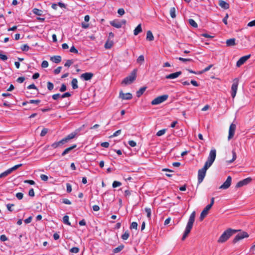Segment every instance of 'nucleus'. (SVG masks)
Listing matches in <instances>:
<instances>
[{"mask_svg": "<svg viewBox=\"0 0 255 255\" xmlns=\"http://www.w3.org/2000/svg\"><path fill=\"white\" fill-rule=\"evenodd\" d=\"M195 211H193L190 215L183 236L182 238V241H184L190 233L195 221Z\"/></svg>", "mask_w": 255, "mask_h": 255, "instance_id": "1", "label": "nucleus"}, {"mask_svg": "<svg viewBox=\"0 0 255 255\" xmlns=\"http://www.w3.org/2000/svg\"><path fill=\"white\" fill-rule=\"evenodd\" d=\"M237 232V230H233L231 228L228 229L220 236L218 240V243H223L226 242L233 234Z\"/></svg>", "mask_w": 255, "mask_h": 255, "instance_id": "2", "label": "nucleus"}, {"mask_svg": "<svg viewBox=\"0 0 255 255\" xmlns=\"http://www.w3.org/2000/svg\"><path fill=\"white\" fill-rule=\"evenodd\" d=\"M136 69H134L129 76L123 80L122 84L128 85L132 83L136 79Z\"/></svg>", "mask_w": 255, "mask_h": 255, "instance_id": "3", "label": "nucleus"}, {"mask_svg": "<svg viewBox=\"0 0 255 255\" xmlns=\"http://www.w3.org/2000/svg\"><path fill=\"white\" fill-rule=\"evenodd\" d=\"M210 167L207 164L204 165V167L198 170V184H200L203 180L206 175V173L207 170Z\"/></svg>", "mask_w": 255, "mask_h": 255, "instance_id": "4", "label": "nucleus"}, {"mask_svg": "<svg viewBox=\"0 0 255 255\" xmlns=\"http://www.w3.org/2000/svg\"><path fill=\"white\" fill-rule=\"evenodd\" d=\"M216 156V150L215 149H212L211 150L209 155L208 158L207 160L205 162V164H207V165L209 166L210 167L212 165L213 163L215 160Z\"/></svg>", "mask_w": 255, "mask_h": 255, "instance_id": "5", "label": "nucleus"}, {"mask_svg": "<svg viewBox=\"0 0 255 255\" xmlns=\"http://www.w3.org/2000/svg\"><path fill=\"white\" fill-rule=\"evenodd\" d=\"M168 98V95H163L160 96H158L153 99L151 102V104L152 105H157L158 104H160L164 101H165Z\"/></svg>", "mask_w": 255, "mask_h": 255, "instance_id": "6", "label": "nucleus"}, {"mask_svg": "<svg viewBox=\"0 0 255 255\" xmlns=\"http://www.w3.org/2000/svg\"><path fill=\"white\" fill-rule=\"evenodd\" d=\"M249 237L248 234L246 232H243L237 234L234 240H233V243L236 244L240 240Z\"/></svg>", "mask_w": 255, "mask_h": 255, "instance_id": "7", "label": "nucleus"}, {"mask_svg": "<svg viewBox=\"0 0 255 255\" xmlns=\"http://www.w3.org/2000/svg\"><path fill=\"white\" fill-rule=\"evenodd\" d=\"M239 84V80L237 79H235L234 80V82L232 85V92H231V95L233 98H234L236 96L237 89H238V86Z\"/></svg>", "mask_w": 255, "mask_h": 255, "instance_id": "8", "label": "nucleus"}, {"mask_svg": "<svg viewBox=\"0 0 255 255\" xmlns=\"http://www.w3.org/2000/svg\"><path fill=\"white\" fill-rule=\"evenodd\" d=\"M232 183V177L230 176H229L226 181L219 187V189H227L229 188Z\"/></svg>", "mask_w": 255, "mask_h": 255, "instance_id": "9", "label": "nucleus"}, {"mask_svg": "<svg viewBox=\"0 0 255 255\" xmlns=\"http://www.w3.org/2000/svg\"><path fill=\"white\" fill-rule=\"evenodd\" d=\"M251 181L252 178L250 177L244 179V180L238 182V183L236 185V188H238L243 187V186L246 185L250 183L251 182Z\"/></svg>", "mask_w": 255, "mask_h": 255, "instance_id": "10", "label": "nucleus"}, {"mask_svg": "<svg viewBox=\"0 0 255 255\" xmlns=\"http://www.w3.org/2000/svg\"><path fill=\"white\" fill-rule=\"evenodd\" d=\"M236 128V126L235 124L232 123L229 128L228 139H232L234 134Z\"/></svg>", "mask_w": 255, "mask_h": 255, "instance_id": "11", "label": "nucleus"}, {"mask_svg": "<svg viewBox=\"0 0 255 255\" xmlns=\"http://www.w3.org/2000/svg\"><path fill=\"white\" fill-rule=\"evenodd\" d=\"M250 57H251V54L242 57L237 61V62L236 63V66L238 67H240L242 65L244 64L246 62V61L250 58Z\"/></svg>", "mask_w": 255, "mask_h": 255, "instance_id": "12", "label": "nucleus"}, {"mask_svg": "<svg viewBox=\"0 0 255 255\" xmlns=\"http://www.w3.org/2000/svg\"><path fill=\"white\" fill-rule=\"evenodd\" d=\"M211 208H210V206H208V205H207L206 207L204 209V210L202 211L200 214V217L199 218L201 221H202L206 217V216L208 214L209 210H210Z\"/></svg>", "mask_w": 255, "mask_h": 255, "instance_id": "13", "label": "nucleus"}, {"mask_svg": "<svg viewBox=\"0 0 255 255\" xmlns=\"http://www.w3.org/2000/svg\"><path fill=\"white\" fill-rule=\"evenodd\" d=\"M119 97L123 100H130L132 99V96L130 93L125 94L122 91H121L119 94Z\"/></svg>", "mask_w": 255, "mask_h": 255, "instance_id": "14", "label": "nucleus"}, {"mask_svg": "<svg viewBox=\"0 0 255 255\" xmlns=\"http://www.w3.org/2000/svg\"><path fill=\"white\" fill-rule=\"evenodd\" d=\"M94 74L91 72H86L81 74L80 76L81 78L84 79L85 81H88L92 79L93 77Z\"/></svg>", "mask_w": 255, "mask_h": 255, "instance_id": "15", "label": "nucleus"}, {"mask_svg": "<svg viewBox=\"0 0 255 255\" xmlns=\"http://www.w3.org/2000/svg\"><path fill=\"white\" fill-rule=\"evenodd\" d=\"M182 74L181 71H178L175 73H171L166 76L165 78L168 79H175Z\"/></svg>", "mask_w": 255, "mask_h": 255, "instance_id": "16", "label": "nucleus"}, {"mask_svg": "<svg viewBox=\"0 0 255 255\" xmlns=\"http://www.w3.org/2000/svg\"><path fill=\"white\" fill-rule=\"evenodd\" d=\"M110 24L117 28L122 27V23L119 21L118 20H114L110 21Z\"/></svg>", "mask_w": 255, "mask_h": 255, "instance_id": "17", "label": "nucleus"}, {"mask_svg": "<svg viewBox=\"0 0 255 255\" xmlns=\"http://www.w3.org/2000/svg\"><path fill=\"white\" fill-rule=\"evenodd\" d=\"M219 5L225 9H227L229 8V4L223 0H219Z\"/></svg>", "mask_w": 255, "mask_h": 255, "instance_id": "18", "label": "nucleus"}, {"mask_svg": "<svg viewBox=\"0 0 255 255\" xmlns=\"http://www.w3.org/2000/svg\"><path fill=\"white\" fill-rule=\"evenodd\" d=\"M65 143H66V142L63 138L62 139H61V140H60L58 142H54L53 143H52L51 144V146L54 148H56L58 147V146H60Z\"/></svg>", "mask_w": 255, "mask_h": 255, "instance_id": "19", "label": "nucleus"}, {"mask_svg": "<svg viewBox=\"0 0 255 255\" xmlns=\"http://www.w3.org/2000/svg\"><path fill=\"white\" fill-rule=\"evenodd\" d=\"M77 146L76 144H74L72 146L69 147H68L67 148H66L64 151L62 153L61 155L62 156H64L66 154L68 153L70 151H71L72 149H73L74 148H75Z\"/></svg>", "mask_w": 255, "mask_h": 255, "instance_id": "20", "label": "nucleus"}, {"mask_svg": "<svg viewBox=\"0 0 255 255\" xmlns=\"http://www.w3.org/2000/svg\"><path fill=\"white\" fill-rule=\"evenodd\" d=\"M76 133L75 132L71 133L64 138L63 139L65 140V142L67 143L70 139L74 138L76 136Z\"/></svg>", "mask_w": 255, "mask_h": 255, "instance_id": "21", "label": "nucleus"}, {"mask_svg": "<svg viewBox=\"0 0 255 255\" xmlns=\"http://www.w3.org/2000/svg\"><path fill=\"white\" fill-rule=\"evenodd\" d=\"M51 60L55 63H59L61 61L60 56H54L51 57Z\"/></svg>", "mask_w": 255, "mask_h": 255, "instance_id": "22", "label": "nucleus"}, {"mask_svg": "<svg viewBox=\"0 0 255 255\" xmlns=\"http://www.w3.org/2000/svg\"><path fill=\"white\" fill-rule=\"evenodd\" d=\"M146 89V87H143L139 89L138 91L136 92V96L139 98L145 92Z\"/></svg>", "mask_w": 255, "mask_h": 255, "instance_id": "23", "label": "nucleus"}, {"mask_svg": "<svg viewBox=\"0 0 255 255\" xmlns=\"http://www.w3.org/2000/svg\"><path fill=\"white\" fill-rule=\"evenodd\" d=\"M226 44L227 46H231L236 45L235 43V38H231L228 39L226 41Z\"/></svg>", "mask_w": 255, "mask_h": 255, "instance_id": "24", "label": "nucleus"}, {"mask_svg": "<svg viewBox=\"0 0 255 255\" xmlns=\"http://www.w3.org/2000/svg\"><path fill=\"white\" fill-rule=\"evenodd\" d=\"M142 31L141 25L139 24L134 30V34L135 35H138Z\"/></svg>", "mask_w": 255, "mask_h": 255, "instance_id": "25", "label": "nucleus"}, {"mask_svg": "<svg viewBox=\"0 0 255 255\" xmlns=\"http://www.w3.org/2000/svg\"><path fill=\"white\" fill-rule=\"evenodd\" d=\"M146 39L148 41H151L154 40V36L151 31L148 30L146 33Z\"/></svg>", "mask_w": 255, "mask_h": 255, "instance_id": "26", "label": "nucleus"}, {"mask_svg": "<svg viewBox=\"0 0 255 255\" xmlns=\"http://www.w3.org/2000/svg\"><path fill=\"white\" fill-rule=\"evenodd\" d=\"M114 42L112 40L108 39L105 44V47L106 49H110L113 45Z\"/></svg>", "mask_w": 255, "mask_h": 255, "instance_id": "27", "label": "nucleus"}, {"mask_svg": "<svg viewBox=\"0 0 255 255\" xmlns=\"http://www.w3.org/2000/svg\"><path fill=\"white\" fill-rule=\"evenodd\" d=\"M71 85L72 86V88L74 90L78 88V81H77V79L74 78L72 79V80L71 81Z\"/></svg>", "mask_w": 255, "mask_h": 255, "instance_id": "28", "label": "nucleus"}, {"mask_svg": "<svg viewBox=\"0 0 255 255\" xmlns=\"http://www.w3.org/2000/svg\"><path fill=\"white\" fill-rule=\"evenodd\" d=\"M16 170V165L12 167L11 168H10L6 170H5L4 173L5 175V176H7L9 174H10L12 171Z\"/></svg>", "mask_w": 255, "mask_h": 255, "instance_id": "29", "label": "nucleus"}, {"mask_svg": "<svg viewBox=\"0 0 255 255\" xmlns=\"http://www.w3.org/2000/svg\"><path fill=\"white\" fill-rule=\"evenodd\" d=\"M124 245H121L117 248H116L115 249H114L113 253L115 254H117L120 252L124 248Z\"/></svg>", "mask_w": 255, "mask_h": 255, "instance_id": "30", "label": "nucleus"}, {"mask_svg": "<svg viewBox=\"0 0 255 255\" xmlns=\"http://www.w3.org/2000/svg\"><path fill=\"white\" fill-rule=\"evenodd\" d=\"M170 14L172 18L176 17V9L175 7H171L170 9Z\"/></svg>", "mask_w": 255, "mask_h": 255, "instance_id": "31", "label": "nucleus"}, {"mask_svg": "<svg viewBox=\"0 0 255 255\" xmlns=\"http://www.w3.org/2000/svg\"><path fill=\"white\" fill-rule=\"evenodd\" d=\"M189 23L193 27L196 28L198 27L197 23L193 19H189L188 20Z\"/></svg>", "mask_w": 255, "mask_h": 255, "instance_id": "32", "label": "nucleus"}, {"mask_svg": "<svg viewBox=\"0 0 255 255\" xmlns=\"http://www.w3.org/2000/svg\"><path fill=\"white\" fill-rule=\"evenodd\" d=\"M63 222L64 224L68 225L69 226L71 225V223L69 221V217L67 215H65L63 218Z\"/></svg>", "mask_w": 255, "mask_h": 255, "instance_id": "33", "label": "nucleus"}, {"mask_svg": "<svg viewBox=\"0 0 255 255\" xmlns=\"http://www.w3.org/2000/svg\"><path fill=\"white\" fill-rule=\"evenodd\" d=\"M213 65L212 64L209 65L208 67L205 68L204 70L198 72V74H202L203 73L209 71L213 67Z\"/></svg>", "mask_w": 255, "mask_h": 255, "instance_id": "34", "label": "nucleus"}, {"mask_svg": "<svg viewBox=\"0 0 255 255\" xmlns=\"http://www.w3.org/2000/svg\"><path fill=\"white\" fill-rule=\"evenodd\" d=\"M145 211L147 214V217L150 219L151 218V210L150 208H145Z\"/></svg>", "mask_w": 255, "mask_h": 255, "instance_id": "35", "label": "nucleus"}, {"mask_svg": "<svg viewBox=\"0 0 255 255\" xmlns=\"http://www.w3.org/2000/svg\"><path fill=\"white\" fill-rule=\"evenodd\" d=\"M144 61V58L143 55H140L137 59V62L141 64Z\"/></svg>", "mask_w": 255, "mask_h": 255, "instance_id": "36", "label": "nucleus"}, {"mask_svg": "<svg viewBox=\"0 0 255 255\" xmlns=\"http://www.w3.org/2000/svg\"><path fill=\"white\" fill-rule=\"evenodd\" d=\"M129 237V234L128 233V232L127 231L126 232H125V233L122 235V239L124 240H127Z\"/></svg>", "mask_w": 255, "mask_h": 255, "instance_id": "37", "label": "nucleus"}, {"mask_svg": "<svg viewBox=\"0 0 255 255\" xmlns=\"http://www.w3.org/2000/svg\"><path fill=\"white\" fill-rule=\"evenodd\" d=\"M42 10L36 8H35L33 9V12L37 15H42Z\"/></svg>", "mask_w": 255, "mask_h": 255, "instance_id": "38", "label": "nucleus"}, {"mask_svg": "<svg viewBox=\"0 0 255 255\" xmlns=\"http://www.w3.org/2000/svg\"><path fill=\"white\" fill-rule=\"evenodd\" d=\"M129 228H130V230H132V229L137 230V223L136 222H133L131 224Z\"/></svg>", "mask_w": 255, "mask_h": 255, "instance_id": "39", "label": "nucleus"}, {"mask_svg": "<svg viewBox=\"0 0 255 255\" xmlns=\"http://www.w3.org/2000/svg\"><path fill=\"white\" fill-rule=\"evenodd\" d=\"M180 61L185 62H193V60L190 58H183L182 57H179L178 58Z\"/></svg>", "mask_w": 255, "mask_h": 255, "instance_id": "40", "label": "nucleus"}, {"mask_svg": "<svg viewBox=\"0 0 255 255\" xmlns=\"http://www.w3.org/2000/svg\"><path fill=\"white\" fill-rule=\"evenodd\" d=\"M47 89L49 90V91H51L54 88V85L52 83L50 82H48L47 83Z\"/></svg>", "mask_w": 255, "mask_h": 255, "instance_id": "41", "label": "nucleus"}, {"mask_svg": "<svg viewBox=\"0 0 255 255\" xmlns=\"http://www.w3.org/2000/svg\"><path fill=\"white\" fill-rule=\"evenodd\" d=\"M70 252L72 253H78L79 252V249L78 247H73L70 250Z\"/></svg>", "mask_w": 255, "mask_h": 255, "instance_id": "42", "label": "nucleus"}, {"mask_svg": "<svg viewBox=\"0 0 255 255\" xmlns=\"http://www.w3.org/2000/svg\"><path fill=\"white\" fill-rule=\"evenodd\" d=\"M232 154H233V158L231 160H230L228 161L229 163L233 162V161H234L236 160V159L237 158L236 153L235 150L232 151Z\"/></svg>", "mask_w": 255, "mask_h": 255, "instance_id": "43", "label": "nucleus"}, {"mask_svg": "<svg viewBox=\"0 0 255 255\" xmlns=\"http://www.w3.org/2000/svg\"><path fill=\"white\" fill-rule=\"evenodd\" d=\"M166 130V129H163L159 130L156 133V135L158 136H160L162 135L163 134H164L165 133Z\"/></svg>", "mask_w": 255, "mask_h": 255, "instance_id": "44", "label": "nucleus"}, {"mask_svg": "<svg viewBox=\"0 0 255 255\" xmlns=\"http://www.w3.org/2000/svg\"><path fill=\"white\" fill-rule=\"evenodd\" d=\"M73 63V61L72 60H67L66 63L64 64L65 67H70Z\"/></svg>", "mask_w": 255, "mask_h": 255, "instance_id": "45", "label": "nucleus"}, {"mask_svg": "<svg viewBox=\"0 0 255 255\" xmlns=\"http://www.w3.org/2000/svg\"><path fill=\"white\" fill-rule=\"evenodd\" d=\"M122 185V183L119 181H115L113 183V187L114 188H116L117 187H119Z\"/></svg>", "mask_w": 255, "mask_h": 255, "instance_id": "46", "label": "nucleus"}, {"mask_svg": "<svg viewBox=\"0 0 255 255\" xmlns=\"http://www.w3.org/2000/svg\"><path fill=\"white\" fill-rule=\"evenodd\" d=\"M27 89H33L36 90V93H38V88L35 86V85L34 84H32L29 85L27 87Z\"/></svg>", "mask_w": 255, "mask_h": 255, "instance_id": "47", "label": "nucleus"}, {"mask_svg": "<svg viewBox=\"0 0 255 255\" xmlns=\"http://www.w3.org/2000/svg\"><path fill=\"white\" fill-rule=\"evenodd\" d=\"M29 49V46L27 44H24L21 47V49L23 51H27Z\"/></svg>", "mask_w": 255, "mask_h": 255, "instance_id": "48", "label": "nucleus"}, {"mask_svg": "<svg viewBox=\"0 0 255 255\" xmlns=\"http://www.w3.org/2000/svg\"><path fill=\"white\" fill-rule=\"evenodd\" d=\"M48 132V129L47 128H44L41 132V133H40V136H44L46 135V134Z\"/></svg>", "mask_w": 255, "mask_h": 255, "instance_id": "49", "label": "nucleus"}, {"mask_svg": "<svg viewBox=\"0 0 255 255\" xmlns=\"http://www.w3.org/2000/svg\"><path fill=\"white\" fill-rule=\"evenodd\" d=\"M2 96L3 97H7L9 98L13 99L14 98V96L12 95L11 94L6 93H2Z\"/></svg>", "mask_w": 255, "mask_h": 255, "instance_id": "50", "label": "nucleus"}, {"mask_svg": "<svg viewBox=\"0 0 255 255\" xmlns=\"http://www.w3.org/2000/svg\"><path fill=\"white\" fill-rule=\"evenodd\" d=\"M66 86L65 84H62L61 85V86L59 89V91L61 92H64L66 90Z\"/></svg>", "mask_w": 255, "mask_h": 255, "instance_id": "51", "label": "nucleus"}, {"mask_svg": "<svg viewBox=\"0 0 255 255\" xmlns=\"http://www.w3.org/2000/svg\"><path fill=\"white\" fill-rule=\"evenodd\" d=\"M70 51L71 52H72V53H76L77 54L78 53V51L77 50V49L74 47V46H72L70 49Z\"/></svg>", "mask_w": 255, "mask_h": 255, "instance_id": "52", "label": "nucleus"}, {"mask_svg": "<svg viewBox=\"0 0 255 255\" xmlns=\"http://www.w3.org/2000/svg\"><path fill=\"white\" fill-rule=\"evenodd\" d=\"M40 102L39 100H31L28 103L30 104H38Z\"/></svg>", "mask_w": 255, "mask_h": 255, "instance_id": "53", "label": "nucleus"}, {"mask_svg": "<svg viewBox=\"0 0 255 255\" xmlns=\"http://www.w3.org/2000/svg\"><path fill=\"white\" fill-rule=\"evenodd\" d=\"M40 178L42 180L44 181H46L48 180V177L47 175L44 174H41L40 175Z\"/></svg>", "mask_w": 255, "mask_h": 255, "instance_id": "54", "label": "nucleus"}, {"mask_svg": "<svg viewBox=\"0 0 255 255\" xmlns=\"http://www.w3.org/2000/svg\"><path fill=\"white\" fill-rule=\"evenodd\" d=\"M28 195L30 197H34L35 195L34 191L33 188H31L29 190L28 192Z\"/></svg>", "mask_w": 255, "mask_h": 255, "instance_id": "55", "label": "nucleus"}, {"mask_svg": "<svg viewBox=\"0 0 255 255\" xmlns=\"http://www.w3.org/2000/svg\"><path fill=\"white\" fill-rule=\"evenodd\" d=\"M0 59L4 61L7 59V57L6 55L0 53Z\"/></svg>", "mask_w": 255, "mask_h": 255, "instance_id": "56", "label": "nucleus"}, {"mask_svg": "<svg viewBox=\"0 0 255 255\" xmlns=\"http://www.w3.org/2000/svg\"><path fill=\"white\" fill-rule=\"evenodd\" d=\"M48 66V62L47 61H43L41 63V67L42 68H46Z\"/></svg>", "mask_w": 255, "mask_h": 255, "instance_id": "57", "label": "nucleus"}, {"mask_svg": "<svg viewBox=\"0 0 255 255\" xmlns=\"http://www.w3.org/2000/svg\"><path fill=\"white\" fill-rule=\"evenodd\" d=\"M62 67H58L56 69L54 70V73L55 74H58L61 72Z\"/></svg>", "mask_w": 255, "mask_h": 255, "instance_id": "58", "label": "nucleus"}, {"mask_svg": "<svg viewBox=\"0 0 255 255\" xmlns=\"http://www.w3.org/2000/svg\"><path fill=\"white\" fill-rule=\"evenodd\" d=\"M66 187H67V192L68 193H70L72 191V187H71V185L69 183H67Z\"/></svg>", "mask_w": 255, "mask_h": 255, "instance_id": "59", "label": "nucleus"}, {"mask_svg": "<svg viewBox=\"0 0 255 255\" xmlns=\"http://www.w3.org/2000/svg\"><path fill=\"white\" fill-rule=\"evenodd\" d=\"M14 205L12 204H7L6 205L7 209L8 211H12V207H14Z\"/></svg>", "mask_w": 255, "mask_h": 255, "instance_id": "60", "label": "nucleus"}, {"mask_svg": "<svg viewBox=\"0 0 255 255\" xmlns=\"http://www.w3.org/2000/svg\"><path fill=\"white\" fill-rule=\"evenodd\" d=\"M61 97L59 94H54L52 96V98L54 100H57L59 98Z\"/></svg>", "mask_w": 255, "mask_h": 255, "instance_id": "61", "label": "nucleus"}, {"mask_svg": "<svg viewBox=\"0 0 255 255\" xmlns=\"http://www.w3.org/2000/svg\"><path fill=\"white\" fill-rule=\"evenodd\" d=\"M109 143L108 142H104L101 143V145L105 148H108L109 146Z\"/></svg>", "mask_w": 255, "mask_h": 255, "instance_id": "62", "label": "nucleus"}, {"mask_svg": "<svg viewBox=\"0 0 255 255\" xmlns=\"http://www.w3.org/2000/svg\"><path fill=\"white\" fill-rule=\"evenodd\" d=\"M128 144L131 147H134L136 146V143L133 140H129L128 141Z\"/></svg>", "mask_w": 255, "mask_h": 255, "instance_id": "63", "label": "nucleus"}, {"mask_svg": "<svg viewBox=\"0 0 255 255\" xmlns=\"http://www.w3.org/2000/svg\"><path fill=\"white\" fill-rule=\"evenodd\" d=\"M118 13L120 15H123L125 14V10L123 8H119L118 10Z\"/></svg>", "mask_w": 255, "mask_h": 255, "instance_id": "64", "label": "nucleus"}]
</instances>
